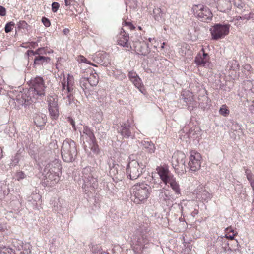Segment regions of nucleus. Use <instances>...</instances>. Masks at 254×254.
Instances as JSON below:
<instances>
[{"mask_svg":"<svg viewBox=\"0 0 254 254\" xmlns=\"http://www.w3.org/2000/svg\"><path fill=\"white\" fill-rule=\"evenodd\" d=\"M216 243L217 245L221 246L223 250L225 252H231V249L230 248V243L226 237L224 236L218 237Z\"/></svg>","mask_w":254,"mask_h":254,"instance_id":"obj_24","label":"nucleus"},{"mask_svg":"<svg viewBox=\"0 0 254 254\" xmlns=\"http://www.w3.org/2000/svg\"><path fill=\"white\" fill-rule=\"evenodd\" d=\"M226 68L228 70L235 72L236 73L237 71L239 69V64L235 60H231L228 62Z\"/></svg>","mask_w":254,"mask_h":254,"instance_id":"obj_36","label":"nucleus"},{"mask_svg":"<svg viewBox=\"0 0 254 254\" xmlns=\"http://www.w3.org/2000/svg\"><path fill=\"white\" fill-rule=\"evenodd\" d=\"M62 166L59 159H54L47 163L44 168L43 174L51 185L57 183L60 180L61 174Z\"/></svg>","mask_w":254,"mask_h":254,"instance_id":"obj_3","label":"nucleus"},{"mask_svg":"<svg viewBox=\"0 0 254 254\" xmlns=\"http://www.w3.org/2000/svg\"><path fill=\"white\" fill-rule=\"evenodd\" d=\"M242 88L245 92L247 100L251 101L254 99V80H247L243 81Z\"/></svg>","mask_w":254,"mask_h":254,"instance_id":"obj_16","label":"nucleus"},{"mask_svg":"<svg viewBox=\"0 0 254 254\" xmlns=\"http://www.w3.org/2000/svg\"><path fill=\"white\" fill-rule=\"evenodd\" d=\"M61 153L64 162H72L74 161L77 155L76 143L71 139H65L63 142Z\"/></svg>","mask_w":254,"mask_h":254,"instance_id":"obj_6","label":"nucleus"},{"mask_svg":"<svg viewBox=\"0 0 254 254\" xmlns=\"http://www.w3.org/2000/svg\"><path fill=\"white\" fill-rule=\"evenodd\" d=\"M108 165L110 169L109 174L114 181H121L124 176V170L121 165L115 163L112 160H109Z\"/></svg>","mask_w":254,"mask_h":254,"instance_id":"obj_12","label":"nucleus"},{"mask_svg":"<svg viewBox=\"0 0 254 254\" xmlns=\"http://www.w3.org/2000/svg\"><path fill=\"white\" fill-rule=\"evenodd\" d=\"M230 25L229 24H216L210 31L213 40H217L223 38L229 33Z\"/></svg>","mask_w":254,"mask_h":254,"instance_id":"obj_10","label":"nucleus"},{"mask_svg":"<svg viewBox=\"0 0 254 254\" xmlns=\"http://www.w3.org/2000/svg\"><path fill=\"white\" fill-rule=\"evenodd\" d=\"M230 243V248L231 249V252L233 250H236L239 248V243L237 240H234L233 241H229Z\"/></svg>","mask_w":254,"mask_h":254,"instance_id":"obj_47","label":"nucleus"},{"mask_svg":"<svg viewBox=\"0 0 254 254\" xmlns=\"http://www.w3.org/2000/svg\"><path fill=\"white\" fill-rule=\"evenodd\" d=\"M139 144L148 153H154L156 150L155 144L151 141L142 140Z\"/></svg>","mask_w":254,"mask_h":254,"instance_id":"obj_25","label":"nucleus"},{"mask_svg":"<svg viewBox=\"0 0 254 254\" xmlns=\"http://www.w3.org/2000/svg\"><path fill=\"white\" fill-rule=\"evenodd\" d=\"M65 5L68 8H69L72 5H73L75 2V0H64Z\"/></svg>","mask_w":254,"mask_h":254,"instance_id":"obj_54","label":"nucleus"},{"mask_svg":"<svg viewBox=\"0 0 254 254\" xmlns=\"http://www.w3.org/2000/svg\"><path fill=\"white\" fill-rule=\"evenodd\" d=\"M66 206L65 202L62 199H58V201L55 203L54 209L55 211L60 213L64 210Z\"/></svg>","mask_w":254,"mask_h":254,"instance_id":"obj_35","label":"nucleus"},{"mask_svg":"<svg viewBox=\"0 0 254 254\" xmlns=\"http://www.w3.org/2000/svg\"><path fill=\"white\" fill-rule=\"evenodd\" d=\"M86 78L93 87L96 86L98 83L99 76L96 72L91 73L90 76Z\"/></svg>","mask_w":254,"mask_h":254,"instance_id":"obj_38","label":"nucleus"},{"mask_svg":"<svg viewBox=\"0 0 254 254\" xmlns=\"http://www.w3.org/2000/svg\"><path fill=\"white\" fill-rule=\"evenodd\" d=\"M219 113L221 115L224 117H227L229 115L230 111L227 105L226 104H223L221 106L219 110Z\"/></svg>","mask_w":254,"mask_h":254,"instance_id":"obj_44","label":"nucleus"},{"mask_svg":"<svg viewBox=\"0 0 254 254\" xmlns=\"http://www.w3.org/2000/svg\"><path fill=\"white\" fill-rule=\"evenodd\" d=\"M129 35L128 34L126 33L124 31H121L118 35V44L124 47H131L128 42Z\"/></svg>","mask_w":254,"mask_h":254,"instance_id":"obj_22","label":"nucleus"},{"mask_svg":"<svg viewBox=\"0 0 254 254\" xmlns=\"http://www.w3.org/2000/svg\"><path fill=\"white\" fill-rule=\"evenodd\" d=\"M149 228L147 224H141L137 228L136 234L133 237V250L141 254L149 249L151 244L148 239Z\"/></svg>","mask_w":254,"mask_h":254,"instance_id":"obj_2","label":"nucleus"},{"mask_svg":"<svg viewBox=\"0 0 254 254\" xmlns=\"http://www.w3.org/2000/svg\"><path fill=\"white\" fill-rule=\"evenodd\" d=\"M81 139L85 144L94 143L96 141V137L93 130L88 126H84L82 132H80Z\"/></svg>","mask_w":254,"mask_h":254,"instance_id":"obj_18","label":"nucleus"},{"mask_svg":"<svg viewBox=\"0 0 254 254\" xmlns=\"http://www.w3.org/2000/svg\"><path fill=\"white\" fill-rule=\"evenodd\" d=\"M201 156L199 153L195 151H190L188 163L190 170L192 172L199 170L201 167Z\"/></svg>","mask_w":254,"mask_h":254,"instance_id":"obj_13","label":"nucleus"},{"mask_svg":"<svg viewBox=\"0 0 254 254\" xmlns=\"http://www.w3.org/2000/svg\"><path fill=\"white\" fill-rule=\"evenodd\" d=\"M26 175L22 171H19L17 172L16 174V177L18 180H20L21 179H23L26 177Z\"/></svg>","mask_w":254,"mask_h":254,"instance_id":"obj_55","label":"nucleus"},{"mask_svg":"<svg viewBox=\"0 0 254 254\" xmlns=\"http://www.w3.org/2000/svg\"><path fill=\"white\" fill-rule=\"evenodd\" d=\"M201 51L202 52V54L199 52L197 55L194 60L195 63L198 66L210 68L209 55L204 52L203 48L202 49Z\"/></svg>","mask_w":254,"mask_h":254,"instance_id":"obj_15","label":"nucleus"},{"mask_svg":"<svg viewBox=\"0 0 254 254\" xmlns=\"http://www.w3.org/2000/svg\"><path fill=\"white\" fill-rule=\"evenodd\" d=\"M138 46H136V47L137 46L140 47L139 49H137L138 51V54L143 56L147 55L150 52L149 44L144 42L141 43L139 40H138Z\"/></svg>","mask_w":254,"mask_h":254,"instance_id":"obj_29","label":"nucleus"},{"mask_svg":"<svg viewBox=\"0 0 254 254\" xmlns=\"http://www.w3.org/2000/svg\"><path fill=\"white\" fill-rule=\"evenodd\" d=\"M48 110L52 119H56L58 118L59 115L58 104L48 107Z\"/></svg>","mask_w":254,"mask_h":254,"instance_id":"obj_33","label":"nucleus"},{"mask_svg":"<svg viewBox=\"0 0 254 254\" xmlns=\"http://www.w3.org/2000/svg\"><path fill=\"white\" fill-rule=\"evenodd\" d=\"M50 61V58L48 57L38 55L36 56L34 60V65H43L49 63Z\"/></svg>","mask_w":254,"mask_h":254,"instance_id":"obj_28","label":"nucleus"},{"mask_svg":"<svg viewBox=\"0 0 254 254\" xmlns=\"http://www.w3.org/2000/svg\"><path fill=\"white\" fill-rule=\"evenodd\" d=\"M6 15V9L2 6L0 5V15L4 16Z\"/></svg>","mask_w":254,"mask_h":254,"instance_id":"obj_60","label":"nucleus"},{"mask_svg":"<svg viewBox=\"0 0 254 254\" xmlns=\"http://www.w3.org/2000/svg\"><path fill=\"white\" fill-rule=\"evenodd\" d=\"M94 61L104 66L111 64V58L109 54L104 52L97 53L93 57Z\"/></svg>","mask_w":254,"mask_h":254,"instance_id":"obj_17","label":"nucleus"},{"mask_svg":"<svg viewBox=\"0 0 254 254\" xmlns=\"http://www.w3.org/2000/svg\"><path fill=\"white\" fill-rule=\"evenodd\" d=\"M114 185L110 182H103V189L105 190L112 191L114 190Z\"/></svg>","mask_w":254,"mask_h":254,"instance_id":"obj_49","label":"nucleus"},{"mask_svg":"<svg viewBox=\"0 0 254 254\" xmlns=\"http://www.w3.org/2000/svg\"><path fill=\"white\" fill-rule=\"evenodd\" d=\"M134 86L139 89L140 92L144 94V88L143 85L142 84L141 79L138 77H136L135 78L133 79L132 81H131Z\"/></svg>","mask_w":254,"mask_h":254,"instance_id":"obj_37","label":"nucleus"},{"mask_svg":"<svg viewBox=\"0 0 254 254\" xmlns=\"http://www.w3.org/2000/svg\"><path fill=\"white\" fill-rule=\"evenodd\" d=\"M216 2L217 4V8L221 12H228L232 8L230 0H218Z\"/></svg>","mask_w":254,"mask_h":254,"instance_id":"obj_21","label":"nucleus"},{"mask_svg":"<svg viewBox=\"0 0 254 254\" xmlns=\"http://www.w3.org/2000/svg\"><path fill=\"white\" fill-rule=\"evenodd\" d=\"M197 198L203 201H208L212 197V194L209 193L204 188L201 187L196 193Z\"/></svg>","mask_w":254,"mask_h":254,"instance_id":"obj_23","label":"nucleus"},{"mask_svg":"<svg viewBox=\"0 0 254 254\" xmlns=\"http://www.w3.org/2000/svg\"><path fill=\"white\" fill-rule=\"evenodd\" d=\"M159 198L161 201H166L169 200L171 198V196L170 194L169 190L165 188H162L160 189L159 194Z\"/></svg>","mask_w":254,"mask_h":254,"instance_id":"obj_31","label":"nucleus"},{"mask_svg":"<svg viewBox=\"0 0 254 254\" xmlns=\"http://www.w3.org/2000/svg\"><path fill=\"white\" fill-rule=\"evenodd\" d=\"M80 85L85 94L89 93L92 91L93 87L90 85L89 80L86 77H82L80 80Z\"/></svg>","mask_w":254,"mask_h":254,"instance_id":"obj_26","label":"nucleus"},{"mask_svg":"<svg viewBox=\"0 0 254 254\" xmlns=\"http://www.w3.org/2000/svg\"><path fill=\"white\" fill-rule=\"evenodd\" d=\"M32 199H34V201H39L41 199V196L39 194H34L32 196Z\"/></svg>","mask_w":254,"mask_h":254,"instance_id":"obj_61","label":"nucleus"},{"mask_svg":"<svg viewBox=\"0 0 254 254\" xmlns=\"http://www.w3.org/2000/svg\"><path fill=\"white\" fill-rule=\"evenodd\" d=\"M151 191V187L146 183H137L131 188V199L136 204L144 203L149 198Z\"/></svg>","mask_w":254,"mask_h":254,"instance_id":"obj_5","label":"nucleus"},{"mask_svg":"<svg viewBox=\"0 0 254 254\" xmlns=\"http://www.w3.org/2000/svg\"><path fill=\"white\" fill-rule=\"evenodd\" d=\"M47 101L48 107L58 105V99L56 95H49L47 96Z\"/></svg>","mask_w":254,"mask_h":254,"instance_id":"obj_39","label":"nucleus"},{"mask_svg":"<svg viewBox=\"0 0 254 254\" xmlns=\"http://www.w3.org/2000/svg\"><path fill=\"white\" fill-rule=\"evenodd\" d=\"M82 188L86 194L89 196L90 194L95 193V189L98 186L97 176L95 172L90 167H86L82 170Z\"/></svg>","mask_w":254,"mask_h":254,"instance_id":"obj_4","label":"nucleus"},{"mask_svg":"<svg viewBox=\"0 0 254 254\" xmlns=\"http://www.w3.org/2000/svg\"><path fill=\"white\" fill-rule=\"evenodd\" d=\"M23 243V241L20 240L14 239L12 240L11 244L15 250L20 251L22 248Z\"/></svg>","mask_w":254,"mask_h":254,"instance_id":"obj_40","label":"nucleus"},{"mask_svg":"<svg viewBox=\"0 0 254 254\" xmlns=\"http://www.w3.org/2000/svg\"><path fill=\"white\" fill-rule=\"evenodd\" d=\"M74 78L73 76L68 74L67 79L65 77L63 79L62 84V94L64 99H67L66 104H71L72 99V92L73 90Z\"/></svg>","mask_w":254,"mask_h":254,"instance_id":"obj_8","label":"nucleus"},{"mask_svg":"<svg viewBox=\"0 0 254 254\" xmlns=\"http://www.w3.org/2000/svg\"><path fill=\"white\" fill-rule=\"evenodd\" d=\"M165 14V10L164 9L157 7L153 10V15L155 19L158 21H162L164 15Z\"/></svg>","mask_w":254,"mask_h":254,"instance_id":"obj_34","label":"nucleus"},{"mask_svg":"<svg viewBox=\"0 0 254 254\" xmlns=\"http://www.w3.org/2000/svg\"><path fill=\"white\" fill-rule=\"evenodd\" d=\"M20 155L19 153H16L11 159L10 166L14 167L18 164L20 160Z\"/></svg>","mask_w":254,"mask_h":254,"instance_id":"obj_46","label":"nucleus"},{"mask_svg":"<svg viewBox=\"0 0 254 254\" xmlns=\"http://www.w3.org/2000/svg\"><path fill=\"white\" fill-rule=\"evenodd\" d=\"M128 77L130 81H132L133 79L135 78L136 77H138L137 74L133 72L130 71L128 73Z\"/></svg>","mask_w":254,"mask_h":254,"instance_id":"obj_58","label":"nucleus"},{"mask_svg":"<svg viewBox=\"0 0 254 254\" xmlns=\"http://www.w3.org/2000/svg\"><path fill=\"white\" fill-rule=\"evenodd\" d=\"M169 186L172 189L175 194L177 195L181 194V189L178 182L176 180V178H174L169 184Z\"/></svg>","mask_w":254,"mask_h":254,"instance_id":"obj_32","label":"nucleus"},{"mask_svg":"<svg viewBox=\"0 0 254 254\" xmlns=\"http://www.w3.org/2000/svg\"><path fill=\"white\" fill-rule=\"evenodd\" d=\"M101 251V247L98 245H94L91 248V251L94 254H99Z\"/></svg>","mask_w":254,"mask_h":254,"instance_id":"obj_50","label":"nucleus"},{"mask_svg":"<svg viewBox=\"0 0 254 254\" xmlns=\"http://www.w3.org/2000/svg\"><path fill=\"white\" fill-rule=\"evenodd\" d=\"M234 5L237 8L236 12L241 14L248 10V6L242 0H234Z\"/></svg>","mask_w":254,"mask_h":254,"instance_id":"obj_27","label":"nucleus"},{"mask_svg":"<svg viewBox=\"0 0 254 254\" xmlns=\"http://www.w3.org/2000/svg\"><path fill=\"white\" fill-rule=\"evenodd\" d=\"M0 254H15V253L12 248L4 246H0Z\"/></svg>","mask_w":254,"mask_h":254,"instance_id":"obj_42","label":"nucleus"},{"mask_svg":"<svg viewBox=\"0 0 254 254\" xmlns=\"http://www.w3.org/2000/svg\"><path fill=\"white\" fill-rule=\"evenodd\" d=\"M42 22L44 26L46 27H49L51 25V23L49 19L45 17H42Z\"/></svg>","mask_w":254,"mask_h":254,"instance_id":"obj_53","label":"nucleus"},{"mask_svg":"<svg viewBox=\"0 0 254 254\" xmlns=\"http://www.w3.org/2000/svg\"><path fill=\"white\" fill-rule=\"evenodd\" d=\"M151 187V190L153 189L154 190H159L161 188V186L159 183H154L152 186H150Z\"/></svg>","mask_w":254,"mask_h":254,"instance_id":"obj_57","label":"nucleus"},{"mask_svg":"<svg viewBox=\"0 0 254 254\" xmlns=\"http://www.w3.org/2000/svg\"><path fill=\"white\" fill-rule=\"evenodd\" d=\"M145 164L135 160L129 161L126 167L127 178L132 180L136 179L145 171Z\"/></svg>","mask_w":254,"mask_h":254,"instance_id":"obj_7","label":"nucleus"},{"mask_svg":"<svg viewBox=\"0 0 254 254\" xmlns=\"http://www.w3.org/2000/svg\"><path fill=\"white\" fill-rule=\"evenodd\" d=\"M31 245L29 243H23L22 248L23 251L20 253V254H29L31 252Z\"/></svg>","mask_w":254,"mask_h":254,"instance_id":"obj_43","label":"nucleus"},{"mask_svg":"<svg viewBox=\"0 0 254 254\" xmlns=\"http://www.w3.org/2000/svg\"><path fill=\"white\" fill-rule=\"evenodd\" d=\"M226 234L225 235L224 237H226V238L229 239L230 241H233L234 240V237L235 236L236 233H234V230L231 228H227L226 229Z\"/></svg>","mask_w":254,"mask_h":254,"instance_id":"obj_41","label":"nucleus"},{"mask_svg":"<svg viewBox=\"0 0 254 254\" xmlns=\"http://www.w3.org/2000/svg\"><path fill=\"white\" fill-rule=\"evenodd\" d=\"M17 26L19 29H27L28 24L25 21H20Z\"/></svg>","mask_w":254,"mask_h":254,"instance_id":"obj_52","label":"nucleus"},{"mask_svg":"<svg viewBox=\"0 0 254 254\" xmlns=\"http://www.w3.org/2000/svg\"><path fill=\"white\" fill-rule=\"evenodd\" d=\"M185 154L181 151H177L174 153L172 158V164L174 167L180 165L185 166Z\"/></svg>","mask_w":254,"mask_h":254,"instance_id":"obj_20","label":"nucleus"},{"mask_svg":"<svg viewBox=\"0 0 254 254\" xmlns=\"http://www.w3.org/2000/svg\"><path fill=\"white\" fill-rule=\"evenodd\" d=\"M182 99L188 105V108L190 111L192 110L197 106V103L193 100V94L192 92L188 91H183L182 92Z\"/></svg>","mask_w":254,"mask_h":254,"instance_id":"obj_19","label":"nucleus"},{"mask_svg":"<svg viewBox=\"0 0 254 254\" xmlns=\"http://www.w3.org/2000/svg\"><path fill=\"white\" fill-rule=\"evenodd\" d=\"M14 25L15 23L13 21H10L6 23L4 28L5 32L7 33L11 32Z\"/></svg>","mask_w":254,"mask_h":254,"instance_id":"obj_48","label":"nucleus"},{"mask_svg":"<svg viewBox=\"0 0 254 254\" xmlns=\"http://www.w3.org/2000/svg\"><path fill=\"white\" fill-rule=\"evenodd\" d=\"M45 52V50L44 48H40L37 49L36 51H35V55H40V54H43Z\"/></svg>","mask_w":254,"mask_h":254,"instance_id":"obj_59","label":"nucleus"},{"mask_svg":"<svg viewBox=\"0 0 254 254\" xmlns=\"http://www.w3.org/2000/svg\"><path fill=\"white\" fill-rule=\"evenodd\" d=\"M89 145H90L89 147L91 148V150L95 153H98L99 148L96 143V141L94 143H89Z\"/></svg>","mask_w":254,"mask_h":254,"instance_id":"obj_51","label":"nucleus"},{"mask_svg":"<svg viewBox=\"0 0 254 254\" xmlns=\"http://www.w3.org/2000/svg\"><path fill=\"white\" fill-rule=\"evenodd\" d=\"M60 5L58 2H53L52 4V10L53 12L55 13L56 12L59 8Z\"/></svg>","mask_w":254,"mask_h":254,"instance_id":"obj_56","label":"nucleus"},{"mask_svg":"<svg viewBox=\"0 0 254 254\" xmlns=\"http://www.w3.org/2000/svg\"><path fill=\"white\" fill-rule=\"evenodd\" d=\"M31 87L29 89L14 90L9 94L10 104H15V106H27L35 103L38 99L45 95L46 86L42 77L37 76L30 80Z\"/></svg>","mask_w":254,"mask_h":254,"instance_id":"obj_1","label":"nucleus"},{"mask_svg":"<svg viewBox=\"0 0 254 254\" xmlns=\"http://www.w3.org/2000/svg\"><path fill=\"white\" fill-rule=\"evenodd\" d=\"M47 118L44 114H37L34 118V122L35 125L38 127L44 126L46 123Z\"/></svg>","mask_w":254,"mask_h":254,"instance_id":"obj_30","label":"nucleus"},{"mask_svg":"<svg viewBox=\"0 0 254 254\" xmlns=\"http://www.w3.org/2000/svg\"><path fill=\"white\" fill-rule=\"evenodd\" d=\"M243 69L244 71L246 70L247 71H249L251 69V66L249 64H245L243 66Z\"/></svg>","mask_w":254,"mask_h":254,"instance_id":"obj_62","label":"nucleus"},{"mask_svg":"<svg viewBox=\"0 0 254 254\" xmlns=\"http://www.w3.org/2000/svg\"><path fill=\"white\" fill-rule=\"evenodd\" d=\"M192 9L194 15L199 20L204 22H209L211 20L213 14L206 6L202 4L195 5Z\"/></svg>","mask_w":254,"mask_h":254,"instance_id":"obj_9","label":"nucleus"},{"mask_svg":"<svg viewBox=\"0 0 254 254\" xmlns=\"http://www.w3.org/2000/svg\"><path fill=\"white\" fill-rule=\"evenodd\" d=\"M133 121L128 119L125 122L120 123L118 126L117 131L123 138H132L134 135L132 131L134 130V126L132 124Z\"/></svg>","mask_w":254,"mask_h":254,"instance_id":"obj_11","label":"nucleus"},{"mask_svg":"<svg viewBox=\"0 0 254 254\" xmlns=\"http://www.w3.org/2000/svg\"><path fill=\"white\" fill-rule=\"evenodd\" d=\"M156 171L161 181L166 185L174 178V175L171 173L169 169L162 166L158 167Z\"/></svg>","mask_w":254,"mask_h":254,"instance_id":"obj_14","label":"nucleus"},{"mask_svg":"<svg viewBox=\"0 0 254 254\" xmlns=\"http://www.w3.org/2000/svg\"><path fill=\"white\" fill-rule=\"evenodd\" d=\"M248 15L249 20H250V19H251L252 20H254V11L249 13Z\"/></svg>","mask_w":254,"mask_h":254,"instance_id":"obj_64","label":"nucleus"},{"mask_svg":"<svg viewBox=\"0 0 254 254\" xmlns=\"http://www.w3.org/2000/svg\"><path fill=\"white\" fill-rule=\"evenodd\" d=\"M243 168L245 170V175L246 176L247 179L251 184V182H253V181H254V179L253 178V174H252L250 169L246 168L245 167H244Z\"/></svg>","mask_w":254,"mask_h":254,"instance_id":"obj_45","label":"nucleus"},{"mask_svg":"<svg viewBox=\"0 0 254 254\" xmlns=\"http://www.w3.org/2000/svg\"><path fill=\"white\" fill-rule=\"evenodd\" d=\"M125 25L127 26L131 30L135 28L133 25L129 22H125Z\"/></svg>","mask_w":254,"mask_h":254,"instance_id":"obj_63","label":"nucleus"}]
</instances>
